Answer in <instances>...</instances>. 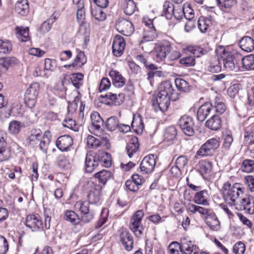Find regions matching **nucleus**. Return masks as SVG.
I'll list each match as a JSON object with an SVG mask.
<instances>
[{
	"label": "nucleus",
	"instance_id": "obj_49",
	"mask_svg": "<svg viewBox=\"0 0 254 254\" xmlns=\"http://www.w3.org/2000/svg\"><path fill=\"white\" fill-rule=\"evenodd\" d=\"M89 204L88 201H77L74 204V208L76 211H79L81 214H82L91 209L89 208Z\"/></svg>",
	"mask_w": 254,
	"mask_h": 254
},
{
	"label": "nucleus",
	"instance_id": "obj_5",
	"mask_svg": "<svg viewBox=\"0 0 254 254\" xmlns=\"http://www.w3.org/2000/svg\"><path fill=\"white\" fill-rule=\"evenodd\" d=\"M39 89V84L37 82H34L31 83L26 89L24 95V100L26 105L29 108L32 109L35 106Z\"/></svg>",
	"mask_w": 254,
	"mask_h": 254
},
{
	"label": "nucleus",
	"instance_id": "obj_4",
	"mask_svg": "<svg viewBox=\"0 0 254 254\" xmlns=\"http://www.w3.org/2000/svg\"><path fill=\"white\" fill-rule=\"evenodd\" d=\"M219 146L220 141L218 138L209 139L201 145L196 154L202 157L212 155Z\"/></svg>",
	"mask_w": 254,
	"mask_h": 254
},
{
	"label": "nucleus",
	"instance_id": "obj_60",
	"mask_svg": "<svg viewBox=\"0 0 254 254\" xmlns=\"http://www.w3.org/2000/svg\"><path fill=\"white\" fill-rule=\"evenodd\" d=\"M180 243L177 242H173L169 246L168 250L170 254H184L181 250Z\"/></svg>",
	"mask_w": 254,
	"mask_h": 254
},
{
	"label": "nucleus",
	"instance_id": "obj_45",
	"mask_svg": "<svg viewBox=\"0 0 254 254\" xmlns=\"http://www.w3.org/2000/svg\"><path fill=\"white\" fill-rule=\"evenodd\" d=\"M175 11L173 4L169 1H165L163 5V12L164 16L168 19H170Z\"/></svg>",
	"mask_w": 254,
	"mask_h": 254
},
{
	"label": "nucleus",
	"instance_id": "obj_38",
	"mask_svg": "<svg viewBox=\"0 0 254 254\" xmlns=\"http://www.w3.org/2000/svg\"><path fill=\"white\" fill-rule=\"evenodd\" d=\"M197 170L201 175L204 178V175L209 174L211 172V164L209 162H201L198 164Z\"/></svg>",
	"mask_w": 254,
	"mask_h": 254
},
{
	"label": "nucleus",
	"instance_id": "obj_24",
	"mask_svg": "<svg viewBox=\"0 0 254 254\" xmlns=\"http://www.w3.org/2000/svg\"><path fill=\"white\" fill-rule=\"evenodd\" d=\"M209 197L208 191L206 190L198 191L196 192L194 197V201L197 204L208 205V198Z\"/></svg>",
	"mask_w": 254,
	"mask_h": 254
},
{
	"label": "nucleus",
	"instance_id": "obj_56",
	"mask_svg": "<svg viewBox=\"0 0 254 254\" xmlns=\"http://www.w3.org/2000/svg\"><path fill=\"white\" fill-rule=\"evenodd\" d=\"M12 50V45L8 40L0 39V54H8Z\"/></svg>",
	"mask_w": 254,
	"mask_h": 254
},
{
	"label": "nucleus",
	"instance_id": "obj_61",
	"mask_svg": "<svg viewBox=\"0 0 254 254\" xmlns=\"http://www.w3.org/2000/svg\"><path fill=\"white\" fill-rule=\"evenodd\" d=\"M180 63L187 67H190L194 65L195 61L193 57L190 56L181 58L180 60Z\"/></svg>",
	"mask_w": 254,
	"mask_h": 254
},
{
	"label": "nucleus",
	"instance_id": "obj_13",
	"mask_svg": "<svg viewBox=\"0 0 254 254\" xmlns=\"http://www.w3.org/2000/svg\"><path fill=\"white\" fill-rule=\"evenodd\" d=\"M100 98L105 99V104L109 105L119 106L124 101L125 95L120 93L118 95L111 92H108L100 95Z\"/></svg>",
	"mask_w": 254,
	"mask_h": 254
},
{
	"label": "nucleus",
	"instance_id": "obj_2",
	"mask_svg": "<svg viewBox=\"0 0 254 254\" xmlns=\"http://www.w3.org/2000/svg\"><path fill=\"white\" fill-rule=\"evenodd\" d=\"M223 197L231 205L234 206L241 196L244 195V191L239 184L236 183L231 186L230 183L226 182L223 186Z\"/></svg>",
	"mask_w": 254,
	"mask_h": 254
},
{
	"label": "nucleus",
	"instance_id": "obj_8",
	"mask_svg": "<svg viewBox=\"0 0 254 254\" xmlns=\"http://www.w3.org/2000/svg\"><path fill=\"white\" fill-rule=\"evenodd\" d=\"M183 132L187 135L191 136L194 133V123L192 117L184 115L182 116L178 123Z\"/></svg>",
	"mask_w": 254,
	"mask_h": 254
},
{
	"label": "nucleus",
	"instance_id": "obj_16",
	"mask_svg": "<svg viewBox=\"0 0 254 254\" xmlns=\"http://www.w3.org/2000/svg\"><path fill=\"white\" fill-rule=\"evenodd\" d=\"M56 144L60 151H67L73 144V139L69 135H62L57 138Z\"/></svg>",
	"mask_w": 254,
	"mask_h": 254
},
{
	"label": "nucleus",
	"instance_id": "obj_33",
	"mask_svg": "<svg viewBox=\"0 0 254 254\" xmlns=\"http://www.w3.org/2000/svg\"><path fill=\"white\" fill-rule=\"evenodd\" d=\"M64 219L74 225H76L80 222V218L78 215L72 210H66L65 212Z\"/></svg>",
	"mask_w": 254,
	"mask_h": 254
},
{
	"label": "nucleus",
	"instance_id": "obj_31",
	"mask_svg": "<svg viewBox=\"0 0 254 254\" xmlns=\"http://www.w3.org/2000/svg\"><path fill=\"white\" fill-rule=\"evenodd\" d=\"M86 63V58L84 52H79L75 57L74 62L71 64L65 65L64 67L70 68V67H81Z\"/></svg>",
	"mask_w": 254,
	"mask_h": 254
},
{
	"label": "nucleus",
	"instance_id": "obj_28",
	"mask_svg": "<svg viewBox=\"0 0 254 254\" xmlns=\"http://www.w3.org/2000/svg\"><path fill=\"white\" fill-rule=\"evenodd\" d=\"M101 195V188L98 187V188L93 189L89 191L87 196L88 202L91 204H97L100 201Z\"/></svg>",
	"mask_w": 254,
	"mask_h": 254
},
{
	"label": "nucleus",
	"instance_id": "obj_57",
	"mask_svg": "<svg viewBox=\"0 0 254 254\" xmlns=\"http://www.w3.org/2000/svg\"><path fill=\"white\" fill-rule=\"evenodd\" d=\"M86 143L88 147L96 148L101 145V140L92 135H88L86 138Z\"/></svg>",
	"mask_w": 254,
	"mask_h": 254
},
{
	"label": "nucleus",
	"instance_id": "obj_29",
	"mask_svg": "<svg viewBox=\"0 0 254 254\" xmlns=\"http://www.w3.org/2000/svg\"><path fill=\"white\" fill-rule=\"evenodd\" d=\"M29 9V4L27 0H21L18 1L15 4V11L21 15H25L28 14Z\"/></svg>",
	"mask_w": 254,
	"mask_h": 254
},
{
	"label": "nucleus",
	"instance_id": "obj_41",
	"mask_svg": "<svg viewBox=\"0 0 254 254\" xmlns=\"http://www.w3.org/2000/svg\"><path fill=\"white\" fill-rule=\"evenodd\" d=\"M206 223L213 230L218 231L220 229V222L215 215L207 216L206 218Z\"/></svg>",
	"mask_w": 254,
	"mask_h": 254
},
{
	"label": "nucleus",
	"instance_id": "obj_9",
	"mask_svg": "<svg viewBox=\"0 0 254 254\" xmlns=\"http://www.w3.org/2000/svg\"><path fill=\"white\" fill-rule=\"evenodd\" d=\"M170 100H171V99L169 96H164V95L162 96L161 94L158 93L156 96L152 97V106L156 112L159 110L164 112L168 110Z\"/></svg>",
	"mask_w": 254,
	"mask_h": 254
},
{
	"label": "nucleus",
	"instance_id": "obj_51",
	"mask_svg": "<svg viewBox=\"0 0 254 254\" xmlns=\"http://www.w3.org/2000/svg\"><path fill=\"white\" fill-rule=\"evenodd\" d=\"M243 172L251 173L254 170V160L251 159H245L243 161L241 167Z\"/></svg>",
	"mask_w": 254,
	"mask_h": 254
},
{
	"label": "nucleus",
	"instance_id": "obj_20",
	"mask_svg": "<svg viewBox=\"0 0 254 254\" xmlns=\"http://www.w3.org/2000/svg\"><path fill=\"white\" fill-rule=\"evenodd\" d=\"M109 75L112 78L113 84L115 87L121 88L125 85L126 80L118 71L111 70L109 72Z\"/></svg>",
	"mask_w": 254,
	"mask_h": 254
},
{
	"label": "nucleus",
	"instance_id": "obj_37",
	"mask_svg": "<svg viewBox=\"0 0 254 254\" xmlns=\"http://www.w3.org/2000/svg\"><path fill=\"white\" fill-rule=\"evenodd\" d=\"M139 148V143L137 138H132L128 143H127L126 149L128 156L131 158L134 153H135Z\"/></svg>",
	"mask_w": 254,
	"mask_h": 254
},
{
	"label": "nucleus",
	"instance_id": "obj_62",
	"mask_svg": "<svg viewBox=\"0 0 254 254\" xmlns=\"http://www.w3.org/2000/svg\"><path fill=\"white\" fill-rule=\"evenodd\" d=\"M57 162L60 167L66 169L69 167V162L63 155H59L57 158Z\"/></svg>",
	"mask_w": 254,
	"mask_h": 254
},
{
	"label": "nucleus",
	"instance_id": "obj_44",
	"mask_svg": "<svg viewBox=\"0 0 254 254\" xmlns=\"http://www.w3.org/2000/svg\"><path fill=\"white\" fill-rule=\"evenodd\" d=\"M187 209L193 214L197 212L202 216H205L208 214L207 209L191 203L188 205Z\"/></svg>",
	"mask_w": 254,
	"mask_h": 254
},
{
	"label": "nucleus",
	"instance_id": "obj_59",
	"mask_svg": "<svg viewBox=\"0 0 254 254\" xmlns=\"http://www.w3.org/2000/svg\"><path fill=\"white\" fill-rule=\"evenodd\" d=\"M63 125L64 127H67L74 131L78 130V127L75 120L71 118H65L63 121Z\"/></svg>",
	"mask_w": 254,
	"mask_h": 254
},
{
	"label": "nucleus",
	"instance_id": "obj_63",
	"mask_svg": "<svg viewBox=\"0 0 254 254\" xmlns=\"http://www.w3.org/2000/svg\"><path fill=\"white\" fill-rule=\"evenodd\" d=\"M8 250V244L6 239L0 235V254H5Z\"/></svg>",
	"mask_w": 254,
	"mask_h": 254
},
{
	"label": "nucleus",
	"instance_id": "obj_36",
	"mask_svg": "<svg viewBox=\"0 0 254 254\" xmlns=\"http://www.w3.org/2000/svg\"><path fill=\"white\" fill-rule=\"evenodd\" d=\"M95 178H97L99 182L103 185H105L107 181L112 178V173L106 170H103L94 175Z\"/></svg>",
	"mask_w": 254,
	"mask_h": 254
},
{
	"label": "nucleus",
	"instance_id": "obj_58",
	"mask_svg": "<svg viewBox=\"0 0 254 254\" xmlns=\"http://www.w3.org/2000/svg\"><path fill=\"white\" fill-rule=\"evenodd\" d=\"M184 17L188 20H192L194 17V11L190 4L185 3L182 9Z\"/></svg>",
	"mask_w": 254,
	"mask_h": 254
},
{
	"label": "nucleus",
	"instance_id": "obj_27",
	"mask_svg": "<svg viewBox=\"0 0 254 254\" xmlns=\"http://www.w3.org/2000/svg\"><path fill=\"white\" fill-rule=\"evenodd\" d=\"M51 135L49 131H46L44 132L42 139L39 143L40 149L44 153H47L49 145L51 142Z\"/></svg>",
	"mask_w": 254,
	"mask_h": 254
},
{
	"label": "nucleus",
	"instance_id": "obj_39",
	"mask_svg": "<svg viewBox=\"0 0 254 254\" xmlns=\"http://www.w3.org/2000/svg\"><path fill=\"white\" fill-rule=\"evenodd\" d=\"M18 39L21 42H26L29 39V28L18 27L15 28Z\"/></svg>",
	"mask_w": 254,
	"mask_h": 254
},
{
	"label": "nucleus",
	"instance_id": "obj_53",
	"mask_svg": "<svg viewBox=\"0 0 254 254\" xmlns=\"http://www.w3.org/2000/svg\"><path fill=\"white\" fill-rule=\"evenodd\" d=\"M22 127V124L20 122L14 120L12 121L9 124V132L13 134H17L20 132Z\"/></svg>",
	"mask_w": 254,
	"mask_h": 254
},
{
	"label": "nucleus",
	"instance_id": "obj_21",
	"mask_svg": "<svg viewBox=\"0 0 254 254\" xmlns=\"http://www.w3.org/2000/svg\"><path fill=\"white\" fill-rule=\"evenodd\" d=\"M120 241L127 251H130L133 248V239L127 231H123L120 235Z\"/></svg>",
	"mask_w": 254,
	"mask_h": 254
},
{
	"label": "nucleus",
	"instance_id": "obj_48",
	"mask_svg": "<svg viewBox=\"0 0 254 254\" xmlns=\"http://www.w3.org/2000/svg\"><path fill=\"white\" fill-rule=\"evenodd\" d=\"M175 85L178 90L182 92H187L190 90L188 83L183 79L176 78L175 80Z\"/></svg>",
	"mask_w": 254,
	"mask_h": 254
},
{
	"label": "nucleus",
	"instance_id": "obj_18",
	"mask_svg": "<svg viewBox=\"0 0 254 254\" xmlns=\"http://www.w3.org/2000/svg\"><path fill=\"white\" fill-rule=\"evenodd\" d=\"M84 5L82 3L79 7L77 8L76 12V19L80 26V30H85L87 32L89 27V24L85 21V13L84 9Z\"/></svg>",
	"mask_w": 254,
	"mask_h": 254
},
{
	"label": "nucleus",
	"instance_id": "obj_42",
	"mask_svg": "<svg viewBox=\"0 0 254 254\" xmlns=\"http://www.w3.org/2000/svg\"><path fill=\"white\" fill-rule=\"evenodd\" d=\"M83 77V74L81 73H73L70 75L72 85L77 89H79L82 85Z\"/></svg>",
	"mask_w": 254,
	"mask_h": 254
},
{
	"label": "nucleus",
	"instance_id": "obj_19",
	"mask_svg": "<svg viewBox=\"0 0 254 254\" xmlns=\"http://www.w3.org/2000/svg\"><path fill=\"white\" fill-rule=\"evenodd\" d=\"M209 103L211 106L212 113L222 114L226 110L223 100L218 96H216L214 99L211 100Z\"/></svg>",
	"mask_w": 254,
	"mask_h": 254
},
{
	"label": "nucleus",
	"instance_id": "obj_14",
	"mask_svg": "<svg viewBox=\"0 0 254 254\" xmlns=\"http://www.w3.org/2000/svg\"><path fill=\"white\" fill-rule=\"evenodd\" d=\"M25 224L33 232L38 231L43 228L42 220L38 215L35 214L28 215L26 218Z\"/></svg>",
	"mask_w": 254,
	"mask_h": 254
},
{
	"label": "nucleus",
	"instance_id": "obj_55",
	"mask_svg": "<svg viewBox=\"0 0 254 254\" xmlns=\"http://www.w3.org/2000/svg\"><path fill=\"white\" fill-rule=\"evenodd\" d=\"M157 33L155 28L150 29L149 30H146L145 34L143 36V40L141 43L147 41H152L157 37Z\"/></svg>",
	"mask_w": 254,
	"mask_h": 254
},
{
	"label": "nucleus",
	"instance_id": "obj_15",
	"mask_svg": "<svg viewBox=\"0 0 254 254\" xmlns=\"http://www.w3.org/2000/svg\"><path fill=\"white\" fill-rule=\"evenodd\" d=\"M171 50V45L169 41H164L156 48V57L158 61H163Z\"/></svg>",
	"mask_w": 254,
	"mask_h": 254
},
{
	"label": "nucleus",
	"instance_id": "obj_12",
	"mask_svg": "<svg viewBox=\"0 0 254 254\" xmlns=\"http://www.w3.org/2000/svg\"><path fill=\"white\" fill-rule=\"evenodd\" d=\"M116 27L120 33L127 36H130L134 32L132 23L125 18L120 19L116 23Z\"/></svg>",
	"mask_w": 254,
	"mask_h": 254
},
{
	"label": "nucleus",
	"instance_id": "obj_25",
	"mask_svg": "<svg viewBox=\"0 0 254 254\" xmlns=\"http://www.w3.org/2000/svg\"><path fill=\"white\" fill-rule=\"evenodd\" d=\"M206 126L209 129L217 130L221 127V120L218 115H213L205 123Z\"/></svg>",
	"mask_w": 254,
	"mask_h": 254
},
{
	"label": "nucleus",
	"instance_id": "obj_22",
	"mask_svg": "<svg viewBox=\"0 0 254 254\" xmlns=\"http://www.w3.org/2000/svg\"><path fill=\"white\" fill-rule=\"evenodd\" d=\"M239 45L241 49L246 52H251L254 50V40L249 36L243 37Z\"/></svg>",
	"mask_w": 254,
	"mask_h": 254
},
{
	"label": "nucleus",
	"instance_id": "obj_54",
	"mask_svg": "<svg viewBox=\"0 0 254 254\" xmlns=\"http://www.w3.org/2000/svg\"><path fill=\"white\" fill-rule=\"evenodd\" d=\"M95 216V211L93 209H91L81 215L80 222L85 223L90 222Z\"/></svg>",
	"mask_w": 254,
	"mask_h": 254
},
{
	"label": "nucleus",
	"instance_id": "obj_47",
	"mask_svg": "<svg viewBox=\"0 0 254 254\" xmlns=\"http://www.w3.org/2000/svg\"><path fill=\"white\" fill-rule=\"evenodd\" d=\"M105 126L108 130L109 131H114L118 128L119 126V121L117 117L112 116L109 118L105 123Z\"/></svg>",
	"mask_w": 254,
	"mask_h": 254
},
{
	"label": "nucleus",
	"instance_id": "obj_17",
	"mask_svg": "<svg viewBox=\"0 0 254 254\" xmlns=\"http://www.w3.org/2000/svg\"><path fill=\"white\" fill-rule=\"evenodd\" d=\"M126 46L124 39L120 35L116 36L112 45L113 54L116 57H120L124 53Z\"/></svg>",
	"mask_w": 254,
	"mask_h": 254
},
{
	"label": "nucleus",
	"instance_id": "obj_32",
	"mask_svg": "<svg viewBox=\"0 0 254 254\" xmlns=\"http://www.w3.org/2000/svg\"><path fill=\"white\" fill-rule=\"evenodd\" d=\"M186 50L192 54L194 58H199L207 53V51L206 49H204L198 46H188L186 48Z\"/></svg>",
	"mask_w": 254,
	"mask_h": 254
},
{
	"label": "nucleus",
	"instance_id": "obj_64",
	"mask_svg": "<svg viewBox=\"0 0 254 254\" xmlns=\"http://www.w3.org/2000/svg\"><path fill=\"white\" fill-rule=\"evenodd\" d=\"M245 248V245L243 243L238 242L234 245L233 251L235 254H244Z\"/></svg>",
	"mask_w": 254,
	"mask_h": 254
},
{
	"label": "nucleus",
	"instance_id": "obj_3",
	"mask_svg": "<svg viewBox=\"0 0 254 254\" xmlns=\"http://www.w3.org/2000/svg\"><path fill=\"white\" fill-rule=\"evenodd\" d=\"M217 51L219 52L221 51L220 54L223 60L224 68L228 71L234 70L237 64V60L241 56L237 53L233 54L232 52L226 51L223 47H220Z\"/></svg>",
	"mask_w": 254,
	"mask_h": 254
},
{
	"label": "nucleus",
	"instance_id": "obj_43",
	"mask_svg": "<svg viewBox=\"0 0 254 254\" xmlns=\"http://www.w3.org/2000/svg\"><path fill=\"white\" fill-rule=\"evenodd\" d=\"M123 8L127 15H131L135 10L136 4L133 0H124Z\"/></svg>",
	"mask_w": 254,
	"mask_h": 254
},
{
	"label": "nucleus",
	"instance_id": "obj_23",
	"mask_svg": "<svg viewBox=\"0 0 254 254\" xmlns=\"http://www.w3.org/2000/svg\"><path fill=\"white\" fill-rule=\"evenodd\" d=\"M211 112L212 113V111L209 102L204 103L197 110V120L200 122L204 121Z\"/></svg>",
	"mask_w": 254,
	"mask_h": 254
},
{
	"label": "nucleus",
	"instance_id": "obj_40",
	"mask_svg": "<svg viewBox=\"0 0 254 254\" xmlns=\"http://www.w3.org/2000/svg\"><path fill=\"white\" fill-rule=\"evenodd\" d=\"M180 246L181 250L184 254H191L196 248V246L190 241H182Z\"/></svg>",
	"mask_w": 254,
	"mask_h": 254
},
{
	"label": "nucleus",
	"instance_id": "obj_52",
	"mask_svg": "<svg viewBox=\"0 0 254 254\" xmlns=\"http://www.w3.org/2000/svg\"><path fill=\"white\" fill-rule=\"evenodd\" d=\"M177 130L174 127L170 126L167 127L164 133L165 139L167 141L174 140L177 135Z\"/></svg>",
	"mask_w": 254,
	"mask_h": 254
},
{
	"label": "nucleus",
	"instance_id": "obj_46",
	"mask_svg": "<svg viewBox=\"0 0 254 254\" xmlns=\"http://www.w3.org/2000/svg\"><path fill=\"white\" fill-rule=\"evenodd\" d=\"M217 5L222 10L229 9L232 6L236 5L237 0H216Z\"/></svg>",
	"mask_w": 254,
	"mask_h": 254
},
{
	"label": "nucleus",
	"instance_id": "obj_35",
	"mask_svg": "<svg viewBox=\"0 0 254 254\" xmlns=\"http://www.w3.org/2000/svg\"><path fill=\"white\" fill-rule=\"evenodd\" d=\"M102 8L95 6H91L90 12L92 16L95 18V19L102 21H104L106 18V14L103 11Z\"/></svg>",
	"mask_w": 254,
	"mask_h": 254
},
{
	"label": "nucleus",
	"instance_id": "obj_34",
	"mask_svg": "<svg viewBox=\"0 0 254 254\" xmlns=\"http://www.w3.org/2000/svg\"><path fill=\"white\" fill-rule=\"evenodd\" d=\"M242 67L246 70L254 69V55L251 54L241 59Z\"/></svg>",
	"mask_w": 254,
	"mask_h": 254
},
{
	"label": "nucleus",
	"instance_id": "obj_26",
	"mask_svg": "<svg viewBox=\"0 0 254 254\" xmlns=\"http://www.w3.org/2000/svg\"><path fill=\"white\" fill-rule=\"evenodd\" d=\"M90 119L94 129L96 131H100L101 129V127L104 124V120L102 119L100 114L97 112H94L91 114Z\"/></svg>",
	"mask_w": 254,
	"mask_h": 254
},
{
	"label": "nucleus",
	"instance_id": "obj_1",
	"mask_svg": "<svg viewBox=\"0 0 254 254\" xmlns=\"http://www.w3.org/2000/svg\"><path fill=\"white\" fill-rule=\"evenodd\" d=\"M110 159V154L103 151H99L94 155L87 153L85 158L86 171L91 173L99 165L110 167L111 165Z\"/></svg>",
	"mask_w": 254,
	"mask_h": 254
},
{
	"label": "nucleus",
	"instance_id": "obj_50",
	"mask_svg": "<svg viewBox=\"0 0 254 254\" xmlns=\"http://www.w3.org/2000/svg\"><path fill=\"white\" fill-rule=\"evenodd\" d=\"M223 148L226 150H229L233 142V137L232 133L230 132L226 131L223 133Z\"/></svg>",
	"mask_w": 254,
	"mask_h": 254
},
{
	"label": "nucleus",
	"instance_id": "obj_7",
	"mask_svg": "<svg viewBox=\"0 0 254 254\" xmlns=\"http://www.w3.org/2000/svg\"><path fill=\"white\" fill-rule=\"evenodd\" d=\"M236 209L239 211L244 210L250 214L254 213V198L250 195L241 196L234 203Z\"/></svg>",
	"mask_w": 254,
	"mask_h": 254
},
{
	"label": "nucleus",
	"instance_id": "obj_30",
	"mask_svg": "<svg viewBox=\"0 0 254 254\" xmlns=\"http://www.w3.org/2000/svg\"><path fill=\"white\" fill-rule=\"evenodd\" d=\"M197 23L200 31L202 33H204L207 31L208 28L212 25L211 17H200Z\"/></svg>",
	"mask_w": 254,
	"mask_h": 254
},
{
	"label": "nucleus",
	"instance_id": "obj_10",
	"mask_svg": "<svg viewBox=\"0 0 254 254\" xmlns=\"http://www.w3.org/2000/svg\"><path fill=\"white\" fill-rule=\"evenodd\" d=\"M158 90V93L164 96H169L173 101H175L179 98L180 94L174 89L170 81H166L161 83Z\"/></svg>",
	"mask_w": 254,
	"mask_h": 254
},
{
	"label": "nucleus",
	"instance_id": "obj_6",
	"mask_svg": "<svg viewBox=\"0 0 254 254\" xmlns=\"http://www.w3.org/2000/svg\"><path fill=\"white\" fill-rule=\"evenodd\" d=\"M144 215L142 210H138L130 218L129 228L137 237H140L143 233V228L141 223Z\"/></svg>",
	"mask_w": 254,
	"mask_h": 254
},
{
	"label": "nucleus",
	"instance_id": "obj_11",
	"mask_svg": "<svg viewBox=\"0 0 254 254\" xmlns=\"http://www.w3.org/2000/svg\"><path fill=\"white\" fill-rule=\"evenodd\" d=\"M156 165V157L154 155L149 154L143 159L140 164V171L143 174L152 172Z\"/></svg>",
	"mask_w": 254,
	"mask_h": 254
}]
</instances>
